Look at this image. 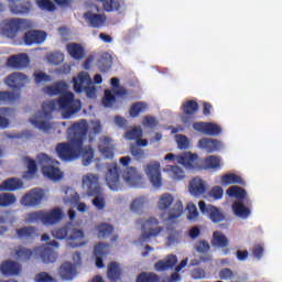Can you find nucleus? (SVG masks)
Returning a JSON list of instances; mask_svg holds the SVG:
<instances>
[{"label": "nucleus", "instance_id": "56", "mask_svg": "<svg viewBox=\"0 0 282 282\" xmlns=\"http://www.w3.org/2000/svg\"><path fill=\"white\" fill-rule=\"evenodd\" d=\"M195 250L200 254H206V252L210 251V243H208L206 240H200L196 243Z\"/></svg>", "mask_w": 282, "mask_h": 282}, {"label": "nucleus", "instance_id": "33", "mask_svg": "<svg viewBox=\"0 0 282 282\" xmlns=\"http://www.w3.org/2000/svg\"><path fill=\"white\" fill-rule=\"evenodd\" d=\"M66 50L69 56H72V58L75 61H82V58H85V48L78 43L67 44Z\"/></svg>", "mask_w": 282, "mask_h": 282}, {"label": "nucleus", "instance_id": "21", "mask_svg": "<svg viewBox=\"0 0 282 282\" xmlns=\"http://www.w3.org/2000/svg\"><path fill=\"white\" fill-rule=\"evenodd\" d=\"M45 39H47V33L41 30H30L24 33L23 41L25 45H41V43H45Z\"/></svg>", "mask_w": 282, "mask_h": 282}, {"label": "nucleus", "instance_id": "26", "mask_svg": "<svg viewBox=\"0 0 282 282\" xmlns=\"http://www.w3.org/2000/svg\"><path fill=\"white\" fill-rule=\"evenodd\" d=\"M0 272L4 276H17V274L21 273V264L12 260H7L1 263Z\"/></svg>", "mask_w": 282, "mask_h": 282}, {"label": "nucleus", "instance_id": "32", "mask_svg": "<svg viewBox=\"0 0 282 282\" xmlns=\"http://www.w3.org/2000/svg\"><path fill=\"white\" fill-rule=\"evenodd\" d=\"M15 235L21 241H30L36 237V227H21L15 229Z\"/></svg>", "mask_w": 282, "mask_h": 282}, {"label": "nucleus", "instance_id": "8", "mask_svg": "<svg viewBox=\"0 0 282 282\" xmlns=\"http://www.w3.org/2000/svg\"><path fill=\"white\" fill-rule=\"evenodd\" d=\"M63 209L55 207L51 210L29 213L26 221L28 224H39V221H41L44 226H54L63 220Z\"/></svg>", "mask_w": 282, "mask_h": 282}, {"label": "nucleus", "instance_id": "45", "mask_svg": "<svg viewBox=\"0 0 282 282\" xmlns=\"http://www.w3.org/2000/svg\"><path fill=\"white\" fill-rule=\"evenodd\" d=\"M228 197H236V199H246L248 192L243 187L231 186L226 191Z\"/></svg>", "mask_w": 282, "mask_h": 282}, {"label": "nucleus", "instance_id": "15", "mask_svg": "<svg viewBox=\"0 0 282 282\" xmlns=\"http://www.w3.org/2000/svg\"><path fill=\"white\" fill-rule=\"evenodd\" d=\"M193 129L197 133H202L203 135H212V137L220 135L223 131L221 126L217 123L204 122V121L194 122Z\"/></svg>", "mask_w": 282, "mask_h": 282}, {"label": "nucleus", "instance_id": "34", "mask_svg": "<svg viewBox=\"0 0 282 282\" xmlns=\"http://www.w3.org/2000/svg\"><path fill=\"white\" fill-rule=\"evenodd\" d=\"M230 240L221 231H214L212 238V246L214 248H228Z\"/></svg>", "mask_w": 282, "mask_h": 282}, {"label": "nucleus", "instance_id": "23", "mask_svg": "<svg viewBox=\"0 0 282 282\" xmlns=\"http://www.w3.org/2000/svg\"><path fill=\"white\" fill-rule=\"evenodd\" d=\"M98 151L107 160L113 158V139L111 137L102 135L99 138Z\"/></svg>", "mask_w": 282, "mask_h": 282}, {"label": "nucleus", "instance_id": "44", "mask_svg": "<svg viewBox=\"0 0 282 282\" xmlns=\"http://www.w3.org/2000/svg\"><path fill=\"white\" fill-rule=\"evenodd\" d=\"M135 282H162V278L154 272H141Z\"/></svg>", "mask_w": 282, "mask_h": 282}, {"label": "nucleus", "instance_id": "63", "mask_svg": "<svg viewBox=\"0 0 282 282\" xmlns=\"http://www.w3.org/2000/svg\"><path fill=\"white\" fill-rule=\"evenodd\" d=\"M170 171L172 173L173 180H184L185 174H184V170H182V167L174 165L171 167Z\"/></svg>", "mask_w": 282, "mask_h": 282}, {"label": "nucleus", "instance_id": "3", "mask_svg": "<svg viewBox=\"0 0 282 282\" xmlns=\"http://www.w3.org/2000/svg\"><path fill=\"white\" fill-rule=\"evenodd\" d=\"M178 164L191 171H217L221 169V158L217 155H209L204 159L203 164L199 165V156L197 153L184 152L176 156Z\"/></svg>", "mask_w": 282, "mask_h": 282}, {"label": "nucleus", "instance_id": "1", "mask_svg": "<svg viewBox=\"0 0 282 282\" xmlns=\"http://www.w3.org/2000/svg\"><path fill=\"white\" fill-rule=\"evenodd\" d=\"M44 94L47 96H59L57 101L51 100L42 104V110L37 111L33 119H30L31 124L40 131H50L52 129V113L56 110V105L59 109H63V118L68 120L74 113H78L80 109V100L74 99V93L67 91V84L58 82L53 86H45L43 88Z\"/></svg>", "mask_w": 282, "mask_h": 282}, {"label": "nucleus", "instance_id": "50", "mask_svg": "<svg viewBox=\"0 0 282 282\" xmlns=\"http://www.w3.org/2000/svg\"><path fill=\"white\" fill-rule=\"evenodd\" d=\"M35 3L40 10H45L46 12H54L56 10V4L52 0H35Z\"/></svg>", "mask_w": 282, "mask_h": 282}, {"label": "nucleus", "instance_id": "4", "mask_svg": "<svg viewBox=\"0 0 282 282\" xmlns=\"http://www.w3.org/2000/svg\"><path fill=\"white\" fill-rule=\"evenodd\" d=\"M18 261H30L32 257H39L43 263H54L58 259V254L50 247L40 246L32 249L25 247H18L14 252Z\"/></svg>", "mask_w": 282, "mask_h": 282}, {"label": "nucleus", "instance_id": "18", "mask_svg": "<svg viewBox=\"0 0 282 282\" xmlns=\"http://www.w3.org/2000/svg\"><path fill=\"white\" fill-rule=\"evenodd\" d=\"M84 21L89 25V28H94L100 30V28H105V23H107V15L105 13H94V11H86L83 14Z\"/></svg>", "mask_w": 282, "mask_h": 282}, {"label": "nucleus", "instance_id": "5", "mask_svg": "<svg viewBox=\"0 0 282 282\" xmlns=\"http://www.w3.org/2000/svg\"><path fill=\"white\" fill-rule=\"evenodd\" d=\"M54 239L69 241L70 248H79V246H85L83 239H85V232L82 229L75 228L74 224L67 223L62 227L55 228L51 232Z\"/></svg>", "mask_w": 282, "mask_h": 282}, {"label": "nucleus", "instance_id": "55", "mask_svg": "<svg viewBox=\"0 0 282 282\" xmlns=\"http://www.w3.org/2000/svg\"><path fill=\"white\" fill-rule=\"evenodd\" d=\"M127 140H138L139 138H142V128H133L131 130H128L126 132Z\"/></svg>", "mask_w": 282, "mask_h": 282}, {"label": "nucleus", "instance_id": "11", "mask_svg": "<svg viewBox=\"0 0 282 282\" xmlns=\"http://www.w3.org/2000/svg\"><path fill=\"white\" fill-rule=\"evenodd\" d=\"M198 208L202 215H205V217L210 219L213 224H221V221H226V214H224V210L220 207L200 200L198 203Z\"/></svg>", "mask_w": 282, "mask_h": 282}, {"label": "nucleus", "instance_id": "7", "mask_svg": "<svg viewBox=\"0 0 282 282\" xmlns=\"http://www.w3.org/2000/svg\"><path fill=\"white\" fill-rule=\"evenodd\" d=\"M98 180V175L87 174L83 177V186L84 188H87L88 197H95L93 199V205L97 210H105L107 203L105 202V197H102V188H100Z\"/></svg>", "mask_w": 282, "mask_h": 282}, {"label": "nucleus", "instance_id": "25", "mask_svg": "<svg viewBox=\"0 0 282 282\" xmlns=\"http://www.w3.org/2000/svg\"><path fill=\"white\" fill-rule=\"evenodd\" d=\"M198 149L206 153H215L221 149V142L217 139L203 138L198 141Z\"/></svg>", "mask_w": 282, "mask_h": 282}, {"label": "nucleus", "instance_id": "43", "mask_svg": "<svg viewBox=\"0 0 282 282\" xmlns=\"http://www.w3.org/2000/svg\"><path fill=\"white\" fill-rule=\"evenodd\" d=\"M148 107L149 106L145 102L137 101L131 105V107L129 109V113H130L131 118H138V116H140L141 113H144V111H147Z\"/></svg>", "mask_w": 282, "mask_h": 282}, {"label": "nucleus", "instance_id": "59", "mask_svg": "<svg viewBox=\"0 0 282 282\" xmlns=\"http://www.w3.org/2000/svg\"><path fill=\"white\" fill-rule=\"evenodd\" d=\"M102 102H104L105 107H111V105H113V102H116V96H113L111 90H109V89L105 90V97H104Z\"/></svg>", "mask_w": 282, "mask_h": 282}, {"label": "nucleus", "instance_id": "37", "mask_svg": "<svg viewBox=\"0 0 282 282\" xmlns=\"http://www.w3.org/2000/svg\"><path fill=\"white\" fill-rule=\"evenodd\" d=\"M19 188H23V181L20 178H8L0 185V191H19Z\"/></svg>", "mask_w": 282, "mask_h": 282}, {"label": "nucleus", "instance_id": "24", "mask_svg": "<svg viewBox=\"0 0 282 282\" xmlns=\"http://www.w3.org/2000/svg\"><path fill=\"white\" fill-rule=\"evenodd\" d=\"M65 197L64 202L65 204H77V210L79 213H85L87 210V205L85 203H78L80 202V196L70 187H67L65 189Z\"/></svg>", "mask_w": 282, "mask_h": 282}, {"label": "nucleus", "instance_id": "57", "mask_svg": "<svg viewBox=\"0 0 282 282\" xmlns=\"http://www.w3.org/2000/svg\"><path fill=\"white\" fill-rule=\"evenodd\" d=\"M187 210H188L187 219L189 221H195V219H197V217H199V212H197V206H195V204L189 203L187 205Z\"/></svg>", "mask_w": 282, "mask_h": 282}, {"label": "nucleus", "instance_id": "53", "mask_svg": "<svg viewBox=\"0 0 282 282\" xmlns=\"http://www.w3.org/2000/svg\"><path fill=\"white\" fill-rule=\"evenodd\" d=\"M8 113H10V108H0V129H8V127H10V119L4 117L8 116Z\"/></svg>", "mask_w": 282, "mask_h": 282}, {"label": "nucleus", "instance_id": "14", "mask_svg": "<svg viewBox=\"0 0 282 282\" xmlns=\"http://www.w3.org/2000/svg\"><path fill=\"white\" fill-rule=\"evenodd\" d=\"M160 225V220L155 217H150L145 221L142 223V239H151V237H158L162 230H164V227H158Z\"/></svg>", "mask_w": 282, "mask_h": 282}, {"label": "nucleus", "instance_id": "64", "mask_svg": "<svg viewBox=\"0 0 282 282\" xmlns=\"http://www.w3.org/2000/svg\"><path fill=\"white\" fill-rule=\"evenodd\" d=\"M36 282H56V280L47 272H40L35 275Z\"/></svg>", "mask_w": 282, "mask_h": 282}, {"label": "nucleus", "instance_id": "41", "mask_svg": "<svg viewBox=\"0 0 282 282\" xmlns=\"http://www.w3.org/2000/svg\"><path fill=\"white\" fill-rule=\"evenodd\" d=\"M130 153L137 162H144V160L149 158V154H147V151H144L142 148L135 144L130 145Z\"/></svg>", "mask_w": 282, "mask_h": 282}, {"label": "nucleus", "instance_id": "20", "mask_svg": "<svg viewBox=\"0 0 282 282\" xmlns=\"http://www.w3.org/2000/svg\"><path fill=\"white\" fill-rule=\"evenodd\" d=\"M11 14L23 15L32 12V1L30 0H9Z\"/></svg>", "mask_w": 282, "mask_h": 282}, {"label": "nucleus", "instance_id": "60", "mask_svg": "<svg viewBox=\"0 0 282 282\" xmlns=\"http://www.w3.org/2000/svg\"><path fill=\"white\" fill-rule=\"evenodd\" d=\"M142 124L143 127H148V129H154V127L159 124V121L153 116H145L143 117Z\"/></svg>", "mask_w": 282, "mask_h": 282}, {"label": "nucleus", "instance_id": "61", "mask_svg": "<svg viewBox=\"0 0 282 282\" xmlns=\"http://www.w3.org/2000/svg\"><path fill=\"white\" fill-rule=\"evenodd\" d=\"M33 76L36 85H41V83H50V80H52L50 75L45 73H34Z\"/></svg>", "mask_w": 282, "mask_h": 282}, {"label": "nucleus", "instance_id": "46", "mask_svg": "<svg viewBox=\"0 0 282 282\" xmlns=\"http://www.w3.org/2000/svg\"><path fill=\"white\" fill-rule=\"evenodd\" d=\"M12 204H17V196L11 193H1L0 194V208H8V206H12Z\"/></svg>", "mask_w": 282, "mask_h": 282}, {"label": "nucleus", "instance_id": "52", "mask_svg": "<svg viewBox=\"0 0 282 282\" xmlns=\"http://www.w3.org/2000/svg\"><path fill=\"white\" fill-rule=\"evenodd\" d=\"M47 61L51 65H61L65 61V55L61 52H53L47 55Z\"/></svg>", "mask_w": 282, "mask_h": 282}, {"label": "nucleus", "instance_id": "10", "mask_svg": "<svg viewBox=\"0 0 282 282\" xmlns=\"http://www.w3.org/2000/svg\"><path fill=\"white\" fill-rule=\"evenodd\" d=\"M37 160L40 164H42V173L45 175V177H48V180H52L53 182H58V180H63V172H61V169L54 167V165H45V164H58L57 161L52 160L50 155L42 153L37 155Z\"/></svg>", "mask_w": 282, "mask_h": 282}, {"label": "nucleus", "instance_id": "12", "mask_svg": "<svg viewBox=\"0 0 282 282\" xmlns=\"http://www.w3.org/2000/svg\"><path fill=\"white\" fill-rule=\"evenodd\" d=\"M43 199H45V191L41 187H34L22 196L20 204L25 208H35V206H41Z\"/></svg>", "mask_w": 282, "mask_h": 282}, {"label": "nucleus", "instance_id": "40", "mask_svg": "<svg viewBox=\"0 0 282 282\" xmlns=\"http://www.w3.org/2000/svg\"><path fill=\"white\" fill-rule=\"evenodd\" d=\"M231 208L236 217H240V219H248L250 217V208L243 206L241 202H235Z\"/></svg>", "mask_w": 282, "mask_h": 282}, {"label": "nucleus", "instance_id": "48", "mask_svg": "<svg viewBox=\"0 0 282 282\" xmlns=\"http://www.w3.org/2000/svg\"><path fill=\"white\" fill-rule=\"evenodd\" d=\"M182 213H184V205H182L181 200H177L173 208L170 212V215L167 217L169 221H173L174 219H178V217H182Z\"/></svg>", "mask_w": 282, "mask_h": 282}, {"label": "nucleus", "instance_id": "17", "mask_svg": "<svg viewBox=\"0 0 282 282\" xmlns=\"http://www.w3.org/2000/svg\"><path fill=\"white\" fill-rule=\"evenodd\" d=\"M106 183L110 191H118L120 188V167L112 163L107 165Z\"/></svg>", "mask_w": 282, "mask_h": 282}, {"label": "nucleus", "instance_id": "47", "mask_svg": "<svg viewBox=\"0 0 282 282\" xmlns=\"http://www.w3.org/2000/svg\"><path fill=\"white\" fill-rule=\"evenodd\" d=\"M111 86L116 89L115 96H118L119 98H124L129 94V90L127 88L120 86V79L118 77H112L110 79Z\"/></svg>", "mask_w": 282, "mask_h": 282}, {"label": "nucleus", "instance_id": "29", "mask_svg": "<svg viewBox=\"0 0 282 282\" xmlns=\"http://www.w3.org/2000/svg\"><path fill=\"white\" fill-rule=\"evenodd\" d=\"M189 193L195 197L204 195V193H206V182H204L199 176L194 177L189 182Z\"/></svg>", "mask_w": 282, "mask_h": 282}, {"label": "nucleus", "instance_id": "54", "mask_svg": "<svg viewBox=\"0 0 282 282\" xmlns=\"http://www.w3.org/2000/svg\"><path fill=\"white\" fill-rule=\"evenodd\" d=\"M17 100V95L14 93H10L8 90H0V102H3L4 105L8 102H14Z\"/></svg>", "mask_w": 282, "mask_h": 282}, {"label": "nucleus", "instance_id": "39", "mask_svg": "<svg viewBox=\"0 0 282 282\" xmlns=\"http://www.w3.org/2000/svg\"><path fill=\"white\" fill-rule=\"evenodd\" d=\"M184 116L193 118L199 111V104L195 100H187L182 105Z\"/></svg>", "mask_w": 282, "mask_h": 282}, {"label": "nucleus", "instance_id": "62", "mask_svg": "<svg viewBox=\"0 0 282 282\" xmlns=\"http://www.w3.org/2000/svg\"><path fill=\"white\" fill-rule=\"evenodd\" d=\"M143 207H144L143 197L135 198L130 205V208L133 213H139V210H142Z\"/></svg>", "mask_w": 282, "mask_h": 282}, {"label": "nucleus", "instance_id": "31", "mask_svg": "<svg viewBox=\"0 0 282 282\" xmlns=\"http://www.w3.org/2000/svg\"><path fill=\"white\" fill-rule=\"evenodd\" d=\"M97 67L102 74H107L113 67V57L109 53H102L97 62Z\"/></svg>", "mask_w": 282, "mask_h": 282}, {"label": "nucleus", "instance_id": "38", "mask_svg": "<svg viewBox=\"0 0 282 282\" xmlns=\"http://www.w3.org/2000/svg\"><path fill=\"white\" fill-rule=\"evenodd\" d=\"M221 184L223 186H230L232 184H240L243 186L246 182L240 175H237L235 173H228L221 176Z\"/></svg>", "mask_w": 282, "mask_h": 282}, {"label": "nucleus", "instance_id": "13", "mask_svg": "<svg viewBox=\"0 0 282 282\" xmlns=\"http://www.w3.org/2000/svg\"><path fill=\"white\" fill-rule=\"evenodd\" d=\"M160 169L161 165L158 161H151L144 166V173L154 188H160L162 186V172Z\"/></svg>", "mask_w": 282, "mask_h": 282}, {"label": "nucleus", "instance_id": "36", "mask_svg": "<svg viewBox=\"0 0 282 282\" xmlns=\"http://www.w3.org/2000/svg\"><path fill=\"white\" fill-rule=\"evenodd\" d=\"M107 276L112 282L121 281L122 269L120 268V264H118V262H110L108 264Z\"/></svg>", "mask_w": 282, "mask_h": 282}, {"label": "nucleus", "instance_id": "28", "mask_svg": "<svg viewBox=\"0 0 282 282\" xmlns=\"http://www.w3.org/2000/svg\"><path fill=\"white\" fill-rule=\"evenodd\" d=\"M58 274L64 281H73L77 274L76 265L70 262H64L59 267Z\"/></svg>", "mask_w": 282, "mask_h": 282}, {"label": "nucleus", "instance_id": "16", "mask_svg": "<svg viewBox=\"0 0 282 282\" xmlns=\"http://www.w3.org/2000/svg\"><path fill=\"white\" fill-rule=\"evenodd\" d=\"M122 177L127 184L135 188L144 186V176L138 172V169L131 166L123 171Z\"/></svg>", "mask_w": 282, "mask_h": 282}, {"label": "nucleus", "instance_id": "19", "mask_svg": "<svg viewBox=\"0 0 282 282\" xmlns=\"http://www.w3.org/2000/svg\"><path fill=\"white\" fill-rule=\"evenodd\" d=\"M29 83L30 79L23 73H12L4 79V84L15 90L23 89Z\"/></svg>", "mask_w": 282, "mask_h": 282}, {"label": "nucleus", "instance_id": "22", "mask_svg": "<svg viewBox=\"0 0 282 282\" xmlns=\"http://www.w3.org/2000/svg\"><path fill=\"white\" fill-rule=\"evenodd\" d=\"M7 65L13 69H25V67L30 66V57L25 53L11 55L7 59Z\"/></svg>", "mask_w": 282, "mask_h": 282}, {"label": "nucleus", "instance_id": "42", "mask_svg": "<svg viewBox=\"0 0 282 282\" xmlns=\"http://www.w3.org/2000/svg\"><path fill=\"white\" fill-rule=\"evenodd\" d=\"M175 198L173 197V195L169 193L161 195L158 203L159 210H169Z\"/></svg>", "mask_w": 282, "mask_h": 282}, {"label": "nucleus", "instance_id": "27", "mask_svg": "<svg viewBox=\"0 0 282 282\" xmlns=\"http://www.w3.org/2000/svg\"><path fill=\"white\" fill-rule=\"evenodd\" d=\"M177 264V256L169 254L165 259L159 260L154 264V270L156 272H166V270H172Z\"/></svg>", "mask_w": 282, "mask_h": 282}, {"label": "nucleus", "instance_id": "30", "mask_svg": "<svg viewBox=\"0 0 282 282\" xmlns=\"http://www.w3.org/2000/svg\"><path fill=\"white\" fill-rule=\"evenodd\" d=\"M24 164L26 165L28 171L23 173V180H34V177H36V173H39V165L36 164V161L30 156H25Z\"/></svg>", "mask_w": 282, "mask_h": 282}, {"label": "nucleus", "instance_id": "58", "mask_svg": "<svg viewBox=\"0 0 282 282\" xmlns=\"http://www.w3.org/2000/svg\"><path fill=\"white\" fill-rule=\"evenodd\" d=\"M209 197L215 199L216 202L224 197V188L221 186H214L209 191Z\"/></svg>", "mask_w": 282, "mask_h": 282}, {"label": "nucleus", "instance_id": "49", "mask_svg": "<svg viewBox=\"0 0 282 282\" xmlns=\"http://www.w3.org/2000/svg\"><path fill=\"white\" fill-rule=\"evenodd\" d=\"M99 239H105V237H111L113 232V226L109 224H101L97 227Z\"/></svg>", "mask_w": 282, "mask_h": 282}, {"label": "nucleus", "instance_id": "35", "mask_svg": "<svg viewBox=\"0 0 282 282\" xmlns=\"http://www.w3.org/2000/svg\"><path fill=\"white\" fill-rule=\"evenodd\" d=\"M182 241V231L177 230L174 227L167 228L166 246L169 248L177 246Z\"/></svg>", "mask_w": 282, "mask_h": 282}, {"label": "nucleus", "instance_id": "2", "mask_svg": "<svg viewBox=\"0 0 282 282\" xmlns=\"http://www.w3.org/2000/svg\"><path fill=\"white\" fill-rule=\"evenodd\" d=\"M68 131L73 134L69 142H61L55 147L57 158L64 162H72L82 155L83 165L89 166L94 161L95 151L91 144L84 147L87 133H89L87 120L82 119L73 123Z\"/></svg>", "mask_w": 282, "mask_h": 282}, {"label": "nucleus", "instance_id": "6", "mask_svg": "<svg viewBox=\"0 0 282 282\" xmlns=\"http://www.w3.org/2000/svg\"><path fill=\"white\" fill-rule=\"evenodd\" d=\"M33 28L32 21L23 18H8L0 23V33L6 39L14 40L19 36V32Z\"/></svg>", "mask_w": 282, "mask_h": 282}, {"label": "nucleus", "instance_id": "51", "mask_svg": "<svg viewBox=\"0 0 282 282\" xmlns=\"http://www.w3.org/2000/svg\"><path fill=\"white\" fill-rule=\"evenodd\" d=\"M95 257H107L109 254V243L99 242L94 249Z\"/></svg>", "mask_w": 282, "mask_h": 282}, {"label": "nucleus", "instance_id": "9", "mask_svg": "<svg viewBox=\"0 0 282 282\" xmlns=\"http://www.w3.org/2000/svg\"><path fill=\"white\" fill-rule=\"evenodd\" d=\"M73 89L76 94H83L85 91L88 98H96V86H94L89 73L85 70H82L73 78Z\"/></svg>", "mask_w": 282, "mask_h": 282}]
</instances>
